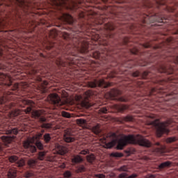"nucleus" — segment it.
Instances as JSON below:
<instances>
[{
    "mask_svg": "<svg viewBox=\"0 0 178 178\" xmlns=\"http://www.w3.org/2000/svg\"><path fill=\"white\" fill-rule=\"evenodd\" d=\"M24 147L26 151H28V152H31V154H34L37 152V148L40 151H42V149H44V145L40 140H37L35 143V145H31V143H30V142L29 141H25L24 143Z\"/></svg>",
    "mask_w": 178,
    "mask_h": 178,
    "instance_id": "nucleus-4",
    "label": "nucleus"
},
{
    "mask_svg": "<svg viewBox=\"0 0 178 178\" xmlns=\"http://www.w3.org/2000/svg\"><path fill=\"white\" fill-rule=\"evenodd\" d=\"M72 177V172L67 170L64 172V177L70 178Z\"/></svg>",
    "mask_w": 178,
    "mask_h": 178,
    "instance_id": "nucleus-39",
    "label": "nucleus"
},
{
    "mask_svg": "<svg viewBox=\"0 0 178 178\" xmlns=\"http://www.w3.org/2000/svg\"><path fill=\"white\" fill-rule=\"evenodd\" d=\"M76 123L77 124H79V126H81V127H84V126H86V124H87V120H86L85 119H77L76 120Z\"/></svg>",
    "mask_w": 178,
    "mask_h": 178,
    "instance_id": "nucleus-24",
    "label": "nucleus"
},
{
    "mask_svg": "<svg viewBox=\"0 0 178 178\" xmlns=\"http://www.w3.org/2000/svg\"><path fill=\"white\" fill-rule=\"evenodd\" d=\"M112 156H114L115 158H122V156H123V154L119 152H114L112 153Z\"/></svg>",
    "mask_w": 178,
    "mask_h": 178,
    "instance_id": "nucleus-35",
    "label": "nucleus"
},
{
    "mask_svg": "<svg viewBox=\"0 0 178 178\" xmlns=\"http://www.w3.org/2000/svg\"><path fill=\"white\" fill-rule=\"evenodd\" d=\"M31 116L33 119L38 120V122L40 124L41 129H51L52 124L51 123H45L47 122V118H45V115H44V112L40 110H34L31 112Z\"/></svg>",
    "mask_w": 178,
    "mask_h": 178,
    "instance_id": "nucleus-3",
    "label": "nucleus"
},
{
    "mask_svg": "<svg viewBox=\"0 0 178 178\" xmlns=\"http://www.w3.org/2000/svg\"><path fill=\"white\" fill-rule=\"evenodd\" d=\"M115 99H117V101H120V102H127L128 99L125 97H119L118 99L113 98V101H115Z\"/></svg>",
    "mask_w": 178,
    "mask_h": 178,
    "instance_id": "nucleus-37",
    "label": "nucleus"
},
{
    "mask_svg": "<svg viewBox=\"0 0 178 178\" xmlns=\"http://www.w3.org/2000/svg\"><path fill=\"white\" fill-rule=\"evenodd\" d=\"M19 157H17V156H10L8 157V161L9 162H10L11 163H16L17 166H18V168H23V166H24L25 163H24V160L21 159L19 160Z\"/></svg>",
    "mask_w": 178,
    "mask_h": 178,
    "instance_id": "nucleus-10",
    "label": "nucleus"
},
{
    "mask_svg": "<svg viewBox=\"0 0 178 178\" xmlns=\"http://www.w3.org/2000/svg\"><path fill=\"white\" fill-rule=\"evenodd\" d=\"M78 16L79 19H84V13L83 12L79 13Z\"/></svg>",
    "mask_w": 178,
    "mask_h": 178,
    "instance_id": "nucleus-45",
    "label": "nucleus"
},
{
    "mask_svg": "<svg viewBox=\"0 0 178 178\" xmlns=\"http://www.w3.org/2000/svg\"><path fill=\"white\" fill-rule=\"evenodd\" d=\"M127 167L125 165H123L122 167H120L118 170H120V172H127Z\"/></svg>",
    "mask_w": 178,
    "mask_h": 178,
    "instance_id": "nucleus-43",
    "label": "nucleus"
},
{
    "mask_svg": "<svg viewBox=\"0 0 178 178\" xmlns=\"http://www.w3.org/2000/svg\"><path fill=\"white\" fill-rule=\"evenodd\" d=\"M85 2V0H71L68 3L67 8L70 10H72V12H77V9L80 8L79 5H81V3H84Z\"/></svg>",
    "mask_w": 178,
    "mask_h": 178,
    "instance_id": "nucleus-8",
    "label": "nucleus"
},
{
    "mask_svg": "<svg viewBox=\"0 0 178 178\" xmlns=\"http://www.w3.org/2000/svg\"><path fill=\"white\" fill-rule=\"evenodd\" d=\"M156 122H158V120H156L155 121L152 122L150 124H154V126H157V128H156L157 137L159 138L162 137V135L165 134V133H169V130L166 129V125L165 122L157 124Z\"/></svg>",
    "mask_w": 178,
    "mask_h": 178,
    "instance_id": "nucleus-5",
    "label": "nucleus"
},
{
    "mask_svg": "<svg viewBox=\"0 0 178 178\" xmlns=\"http://www.w3.org/2000/svg\"><path fill=\"white\" fill-rule=\"evenodd\" d=\"M0 86H2V90H5L6 87L12 86V78L4 74L0 73Z\"/></svg>",
    "mask_w": 178,
    "mask_h": 178,
    "instance_id": "nucleus-6",
    "label": "nucleus"
},
{
    "mask_svg": "<svg viewBox=\"0 0 178 178\" xmlns=\"http://www.w3.org/2000/svg\"><path fill=\"white\" fill-rule=\"evenodd\" d=\"M2 140L3 141L5 145H8V144H10L12 143V137L9 136H2Z\"/></svg>",
    "mask_w": 178,
    "mask_h": 178,
    "instance_id": "nucleus-21",
    "label": "nucleus"
},
{
    "mask_svg": "<svg viewBox=\"0 0 178 178\" xmlns=\"http://www.w3.org/2000/svg\"><path fill=\"white\" fill-rule=\"evenodd\" d=\"M170 165H172V163L170 161H165L161 163L159 165V169H165V168H169Z\"/></svg>",
    "mask_w": 178,
    "mask_h": 178,
    "instance_id": "nucleus-25",
    "label": "nucleus"
},
{
    "mask_svg": "<svg viewBox=\"0 0 178 178\" xmlns=\"http://www.w3.org/2000/svg\"><path fill=\"white\" fill-rule=\"evenodd\" d=\"M56 64L58 67H66V66H69L70 65V63L66 62L62 59V57H58L56 60Z\"/></svg>",
    "mask_w": 178,
    "mask_h": 178,
    "instance_id": "nucleus-13",
    "label": "nucleus"
},
{
    "mask_svg": "<svg viewBox=\"0 0 178 178\" xmlns=\"http://www.w3.org/2000/svg\"><path fill=\"white\" fill-rule=\"evenodd\" d=\"M90 151L88 149H83L79 152V155H87Z\"/></svg>",
    "mask_w": 178,
    "mask_h": 178,
    "instance_id": "nucleus-42",
    "label": "nucleus"
},
{
    "mask_svg": "<svg viewBox=\"0 0 178 178\" xmlns=\"http://www.w3.org/2000/svg\"><path fill=\"white\" fill-rule=\"evenodd\" d=\"M76 173H83V172H86V167L83 165H81L76 167Z\"/></svg>",
    "mask_w": 178,
    "mask_h": 178,
    "instance_id": "nucleus-27",
    "label": "nucleus"
},
{
    "mask_svg": "<svg viewBox=\"0 0 178 178\" xmlns=\"http://www.w3.org/2000/svg\"><path fill=\"white\" fill-rule=\"evenodd\" d=\"M63 138L65 143H73L76 140L74 138L66 134L64 135Z\"/></svg>",
    "mask_w": 178,
    "mask_h": 178,
    "instance_id": "nucleus-22",
    "label": "nucleus"
},
{
    "mask_svg": "<svg viewBox=\"0 0 178 178\" xmlns=\"http://www.w3.org/2000/svg\"><path fill=\"white\" fill-rule=\"evenodd\" d=\"M44 133H45V129H42L40 134H44Z\"/></svg>",
    "mask_w": 178,
    "mask_h": 178,
    "instance_id": "nucleus-59",
    "label": "nucleus"
},
{
    "mask_svg": "<svg viewBox=\"0 0 178 178\" xmlns=\"http://www.w3.org/2000/svg\"><path fill=\"white\" fill-rule=\"evenodd\" d=\"M61 116H63V118H67V119H70V118H72V116L70 115V113L66 111H62Z\"/></svg>",
    "mask_w": 178,
    "mask_h": 178,
    "instance_id": "nucleus-33",
    "label": "nucleus"
},
{
    "mask_svg": "<svg viewBox=\"0 0 178 178\" xmlns=\"http://www.w3.org/2000/svg\"><path fill=\"white\" fill-rule=\"evenodd\" d=\"M44 83L45 86H47V82H44Z\"/></svg>",
    "mask_w": 178,
    "mask_h": 178,
    "instance_id": "nucleus-64",
    "label": "nucleus"
},
{
    "mask_svg": "<svg viewBox=\"0 0 178 178\" xmlns=\"http://www.w3.org/2000/svg\"><path fill=\"white\" fill-rule=\"evenodd\" d=\"M137 177V174H132L130 176H128V178H136Z\"/></svg>",
    "mask_w": 178,
    "mask_h": 178,
    "instance_id": "nucleus-50",
    "label": "nucleus"
},
{
    "mask_svg": "<svg viewBox=\"0 0 178 178\" xmlns=\"http://www.w3.org/2000/svg\"><path fill=\"white\" fill-rule=\"evenodd\" d=\"M143 47L145 48H149V47L151 46L149 45V43H145V44H143Z\"/></svg>",
    "mask_w": 178,
    "mask_h": 178,
    "instance_id": "nucleus-51",
    "label": "nucleus"
},
{
    "mask_svg": "<svg viewBox=\"0 0 178 178\" xmlns=\"http://www.w3.org/2000/svg\"><path fill=\"white\" fill-rule=\"evenodd\" d=\"M45 155H47L46 152H39L38 154V159H39V161H44V159H45Z\"/></svg>",
    "mask_w": 178,
    "mask_h": 178,
    "instance_id": "nucleus-26",
    "label": "nucleus"
},
{
    "mask_svg": "<svg viewBox=\"0 0 178 178\" xmlns=\"http://www.w3.org/2000/svg\"><path fill=\"white\" fill-rule=\"evenodd\" d=\"M58 154L60 155H65L67 154V149L64 146H58Z\"/></svg>",
    "mask_w": 178,
    "mask_h": 178,
    "instance_id": "nucleus-20",
    "label": "nucleus"
},
{
    "mask_svg": "<svg viewBox=\"0 0 178 178\" xmlns=\"http://www.w3.org/2000/svg\"><path fill=\"white\" fill-rule=\"evenodd\" d=\"M86 160H87V162H88L89 163H91L92 165V163H94V162H95V155H94V154L87 155Z\"/></svg>",
    "mask_w": 178,
    "mask_h": 178,
    "instance_id": "nucleus-18",
    "label": "nucleus"
},
{
    "mask_svg": "<svg viewBox=\"0 0 178 178\" xmlns=\"http://www.w3.org/2000/svg\"><path fill=\"white\" fill-rule=\"evenodd\" d=\"M19 90L20 89L19 88V83H15L13 86L12 90L15 91V95H17V94H19Z\"/></svg>",
    "mask_w": 178,
    "mask_h": 178,
    "instance_id": "nucleus-32",
    "label": "nucleus"
},
{
    "mask_svg": "<svg viewBox=\"0 0 178 178\" xmlns=\"http://www.w3.org/2000/svg\"><path fill=\"white\" fill-rule=\"evenodd\" d=\"M88 86L90 87V88H95L97 87H100L101 88H108V87H111V83L100 79L99 81L89 82Z\"/></svg>",
    "mask_w": 178,
    "mask_h": 178,
    "instance_id": "nucleus-7",
    "label": "nucleus"
},
{
    "mask_svg": "<svg viewBox=\"0 0 178 178\" xmlns=\"http://www.w3.org/2000/svg\"><path fill=\"white\" fill-rule=\"evenodd\" d=\"M3 151V145L0 143V152H2Z\"/></svg>",
    "mask_w": 178,
    "mask_h": 178,
    "instance_id": "nucleus-52",
    "label": "nucleus"
},
{
    "mask_svg": "<svg viewBox=\"0 0 178 178\" xmlns=\"http://www.w3.org/2000/svg\"><path fill=\"white\" fill-rule=\"evenodd\" d=\"M131 54H134V55H136V54H137V52H138V50L137 49V48H134L132 50H131Z\"/></svg>",
    "mask_w": 178,
    "mask_h": 178,
    "instance_id": "nucleus-48",
    "label": "nucleus"
},
{
    "mask_svg": "<svg viewBox=\"0 0 178 178\" xmlns=\"http://www.w3.org/2000/svg\"><path fill=\"white\" fill-rule=\"evenodd\" d=\"M143 77L148 76V72H143Z\"/></svg>",
    "mask_w": 178,
    "mask_h": 178,
    "instance_id": "nucleus-55",
    "label": "nucleus"
},
{
    "mask_svg": "<svg viewBox=\"0 0 178 178\" xmlns=\"http://www.w3.org/2000/svg\"><path fill=\"white\" fill-rule=\"evenodd\" d=\"M6 94H7V95H12V94H13V92H8Z\"/></svg>",
    "mask_w": 178,
    "mask_h": 178,
    "instance_id": "nucleus-58",
    "label": "nucleus"
},
{
    "mask_svg": "<svg viewBox=\"0 0 178 178\" xmlns=\"http://www.w3.org/2000/svg\"><path fill=\"white\" fill-rule=\"evenodd\" d=\"M95 176L98 178H105V175L104 174H97Z\"/></svg>",
    "mask_w": 178,
    "mask_h": 178,
    "instance_id": "nucleus-47",
    "label": "nucleus"
},
{
    "mask_svg": "<svg viewBox=\"0 0 178 178\" xmlns=\"http://www.w3.org/2000/svg\"><path fill=\"white\" fill-rule=\"evenodd\" d=\"M49 97L50 102L53 104V105H56V106H62V105H63V102H62L60 97L57 94H51Z\"/></svg>",
    "mask_w": 178,
    "mask_h": 178,
    "instance_id": "nucleus-9",
    "label": "nucleus"
},
{
    "mask_svg": "<svg viewBox=\"0 0 178 178\" xmlns=\"http://www.w3.org/2000/svg\"><path fill=\"white\" fill-rule=\"evenodd\" d=\"M156 145H159V143H156Z\"/></svg>",
    "mask_w": 178,
    "mask_h": 178,
    "instance_id": "nucleus-63",
    "label": "nucleus"
},
{
    "mask_svg": "<svg viewBox=\"0 0 178 178\" xmlns=\"http://www.w3.org/2000/svg\"><path fill=\"white\" fill-rule=\"evenodd\" d=\"M175 141H177V138L176 137H170V138H168L166 140H165V143H167V144H171V143H175Z\"/></svg>",
    "mask_w": 178,
    "mask_h": 178,
    "instance_id": "nucleus-30",
    "label": "nucleus"
},
{
    "mask_svg": "<svg viewBox=\"0 0 178 178\" xmlns=\"http://www.w3.org/2000/svg\"><path fill=\"white\" fill-rule=\"evenodd\" d=\"M33 176H34V173H33L31 172L26 171L25 172V177H26V178L33 177Z\"/></svg>",
    "mask_w": 178,
    "mask_h": 178,
    "instance_id": "nucleus-38",
    "label": "nucleus"
},
{
    "mask_svg": "<svg viewBox=\"0 0 178 178\" xmlns=\"http://www.w3.org/2000/svg\"><path fill=\"white\" fill-rule=\"evenodd\" d=\"M38 137H39V138H41V137H42V134L39 133Z\"/></svg>",
    "mask_w": 178,
    "mask_h": 178,
    "instance_id": "nucleus-56",
    "label": "nucleus"
},
{
    "mask_svg": "<svg viewBox=\"0 0 178 178\" xmlns=\"http://www.w3.org/2000/svg\"><path fill=\"white\" fill-rule=\"evenodd\" d=\"M3 55V49L0 48V56H2Z\"/></svg>",
    "mask_w": 178,
    "mask_h": 178,
    "instance_id": "nucleus-53",
    "label": "nucleus"
},
{
    "mask_svg": "<svg viewBox=\"0 0 178 178\" xmlns=\"http://www.w3.org/2000/svg\"><path fill=\"white\" fill-rule=\"evenodd\" d=\"M67 3H66L65 0H60V3H57L58 6H66Z\"/></svg>",
    "mask_w": 178,
    "mask_h": 178,
    "instance_id": "nucleus-36",
    "label": "nucleus"
},
{
    "mask_svg": "<svg viewBox=\"0 0 178 178\" xmlns=\"http://www.w3.org/2000/svg\"><path fill=\"white\" fill-rule=\"evenodd\" d=\"M18 133L19 131L17 130V128H14L13 129H9L6 131V134H15V136H17Z\"/></svg>",
    "mask_w": 178,
    "mask_h": 178,
    "instance_id": "nucleus-28",
    "label": "nucleus"
},
{
    "mask_svg": "<svg viewBox=\"0 0 178 178\" xmlns=\"http://www.w3.org/2000/svg\"><path fill=\"white\" fill-rule=\"evenodd\" d=\"M113 109H116L118 112H124V111L129 109V106L127 105L119 106L118 104H115L113 106Z\"/></svg>",
    "mask_w": 178,
    "mask_h": 178,
    "instance_id": "nucleus-15",
    "label": "nucleus"
},
{
    "mask_svg": "<svg viewBox=\"0 0 178 178\" xmlns=\"http://www.w3.org/2000/svg\"><path fill=\"white\" fill-rule=\"evenodd\" d=\"M37 162H38L37 160L31 159L28 161V165L29 166V168H32V169H34L37 166Z\"/></svg>",
    "mask_w": 178,
    "mask_h": 178,
    "instance_id": "nucleus-17",
    "label": "nucleus"
},
{
    "mask_svg": "<svg viewBox=\"0 0 178 178\" xmlns=\"http://www.w3.org/2000/svg\"><path fill=\"white\" fill-rule=\"evenodd\" d=\"M63 20L65 22V23H67L68 24L73 25L74 23V19H73V17L70 15V14L68 13H63L62 16Z\"/></svg>",
    "mask_w": 178,
    "mask_h": 178,
    "instance_id": "nucleus-12",
    "label": "nucleus"
},
{
    "mask_svg": "<svg viewBox=\"0 0 178 178\" xmlns=\"http://www.w3.org/2000/svg\"><path fill=\"white\" fill-rule=\"evenodd\" d=\"M22 104L24 105H28L26 109L24 110L25 113H26V115L31 113L33 108H34V102L31 100H23Z\"/></svg>",
    "mask_w": 178,
    "mask_h": 178,
    "instance_id": "nucleus-11",
    "label": "nucleus"
},
{
    "mask_svg": "<svg viewBox=\"0 0 178 178\" xmlns=\"http://www.w3.org/2000/svg\"><path fill=\"white\" fill-rule=\"evenodd\" d=\"M16 172L13 170H10L8 172V178H16Z\"/></svg>",
    "mask_w": 178,
    "mask_h": 178,
    "instance_id": "nucleus-29",
    "label": "nucleus"
},
{
    "mask_svg": "<svg viewBox=\"0 0 178 178\" xmlns=\"http://www.w3.org/2000/svg\"><path fill=\"white\" fill-rule=\"evenodd\" d=\"M92 56L95 59H99V58H102V54L98 51L93 52Z\"/></svg>",
    "mask_w": 178,
    "mask_h": 178,
    "instance_id": "nucleus-31",
    "label": "nucleus"
},
{
    "mask_svg": "<svg viewBox=\"0 0 178 178\" xmlns=\"http://www.w3.org/2000/svg\"><path fill=\"white\" fill-rule=\"evenodd\" d=\"M80 30H83V25L80 26Z\"/></svg>",
    "mask_w": 178,
    "mask_h": 178,
    "instance_id": "nucleus-61",
    "label": "nucleus"
},
{
    "mask_svg": "<svg viewBox=\"0 0 178 178\" xmlns=\"http://www.w3.org/2000/svg\"><path fill=\"white\" fill-rule=\"evenodd\" d=\"M3 96L0 97V104L3 105L6 102H8V97H6V93L2 92Z\"/></svg>",
    "mask_w": 178,
    "mask_h": 178,
    "instance_id": "nucleus-23",
    "label": "nucleus"
},
{
    "mask_svg": "<svg viewBox=\"0 0 178 178\" xmlns=\"http://www.w3.org/2000/svg\"><path fill=\"white\" fill-rule=\"evenodd\" d=\"M83 157H81V156L80 155H74L72 156V163L74 164V165H76L77 163H81V162H83Z\"/></svg>",
    "mask_w": 178,
    "mask_h": 178,
    "instance_id": "nucleus-14",
    "label": "nucleus"
},
{
    "mask_svg": "<svg viewBox=\"0 0 178 178\" xmlns=\"http://www.w3.org/2000/svg\"><path fill=\"white\" fill-rule=\"evenodd\" d=\"M118 136H119V135H116V134H115V133H113V134H112V137H113V138H115H115H116V137H118Z\"/></svg>",
    "mask_w": 178,
    "mask_h": 178,
    "instance_id": "nucleus-54",
    "label": "nucleus"
},
{
    "mask_svg": "<svg viewBox=\"0 0 178 178\" xmlns=\"http://www.w3.org/2000/svg\"><path fill=\"white\" fill-rule=\"evenodd\" d=\"M102 1L103 2H105V3L108 2V0H102Z\"/></svg>",
    "mask_w": 178,
    "mask_h": 178,
    "instance_id": "nucleus-62",
    "label": "nucleus"
},
{
    "mask_svg": "<svg viewBox=\"0 0 178 178\" xmlns=\"http://www.w3.org/2000/svg\"><path fill=\"white\" fill-rule=\"evenodd\" d=\"M92 133H94L95 134H96V136H99V134H101V127L99 126V124H97L95 126H93L92 127Z\"/></svg>",
    "mask_w": 178,
    "mask_h": 178,
    "instance_id": "nucleus-16",
    "label": "nucleus"
},
{
    "mask_svg": "<svg viewBox=\"0 0 178 178\" xmlns=\"http://www.w3.org/2000/svg\"><path fill=\"white\" fill-rule=\"evenodd\" d=\"M156 175L152 174H148L145 176V178H155Z\"/></svg>",
    "mask_w": 178,
    "mask_h": 178,
    "instance_id": "nucleus-46",
    "label": "nucleus"
},
{
    "mask_svg": "<svg viewBox=\"0 0 178 178\" xmlns=\"http://www.w3.org/2000/svg\"><path fill=\"white\" fill-rule=\"evenodd\" d=\"M129 144H138L140 147H145L146 148H149L152 145L151 142L143 136L140 135L136 136L128 135L124 136L119 139L116 149H123Z\"/></svg>",
    "mask_w": 178,
    "mask_h": 178,
    "instance_id": "nucleus-2",
    "label": "nucleus"
},
{
    "mask_svg": "<svg viewBox=\"0 0 178 178\" xmlns=\"http://www.w3.org/2000/svg\"><path fill=\"white\" fill-rule=\"evenodd\" d=\"M62 168L65 169L66 168V165L65 164H63Z\"/></svg>",
    "mask_w": 178,
    "mask_h": 178,
    "instance_id": "nucleus-60",
    "label": "nucleus"
},
{
    "mask_svg": "<svg viewBox=\"0 0 178 178\" xmlns=\"http://www.w3.org/2000/svg\"><path fill=\"white\" fill-rule=\"evenodd\" d=\"M108 148H112V142H110L108 144Z\"/></svg>",
    "mask_w": 178,
    "mask_h": 178,
    "instance_id": "nucleus-57",
    "label": "nucleus"
},
{
    "mask_svg": "<svg viewBox=\"0 0 178 178\" xmlns=\"http://www.w3.org/2000/svg\"><path fill=\"white\" fill-rule=\"evenodd\" d=\"M99 111L102 113H108V109L106 108V107H103V108H100Z\"/></svg>",
    "mask_w": 178,
    "mask_h": 178,
    "instance_id": "nucleus-44",
    "label": "nucleus"
},
{
    "mask_svg": "<svg viewBox=\"0 0 178 178\" xmlns=\"http://www.w3.org/2000/svg\"><path fill=\"white\" fill-rule=\"evenodd\" d=\"M70 44L66 46L65 50L61 52L62 58H65V60H72L69 55L72 56H77L78 54L88 53V42L84 38L75 35L70 40Z\"/></svg>",
    "mask_w": 178,
    "mask_h": 178,
    "instance_id": "nucleus-1",
    "label": "nucleus"
},
{
    "mask_svg": "<svg viewBox=\"0 0 178 178\" xmlns=\"http://www.w3.org/2000/svg\"><path fill=\"white\" fill-rule=\"evenodd\" d=\"M119 178H129V175L126 172H123L119 175L118 176Z\"/></svg>",
    "mask_w": 178,
    "mask_h": 178,
    "instance_id": "nucleus-40",
    "label": "nucleus"
},
{
    "mask_svg": "<svg viewBox=\"0 0 178 178\" xmlns=\"http://www.w3.org/2000/svg\"><path fill=\"white\" fill-rule=\"evenodd\" d=\"M51 140H52V137H51V134H45L43 136V140L44 141L45 144H49Z\"/></svg>",
    "mask_w": 178,
    "mask_h": 178,
    "instance_id": "nucleus-19",
    "label": "nucleus"
},
{
    "mask_svg": "<svg viewBox=\"0 0 178 178\" xmlns=\"http://www.w3.org/2000/svg\"><path fill=\"white\" fill-rule=\"evenodd\" d=\"M140 74V72H135L132 74L133 77H138V75Z\"/></svg>",
    "mask_w": 178,
    "mask_h": 178,
    "instance_id": "nucleus-49",
    "label": "nucleus"
},
{
    "mask_svg": "<svg viewBox=\"0 0 178 178\" xmlns=\"http://www.w3.org/2000/svg\"><path fill=\"white\" fill-rule=\"evenodd\" d=\"M124 122H132L133 121V116L131 115H127L123 118Z\"/></svg>",
    "mask_w": 178,
    "mask_h": 178,
    "instance_id": "nucleus-34",
    "label": "nucleus"
},
{
    "mask_svg": "<svg viewBox=\"0 0 178 178\" xmlns=\"http://www.w3.org/2000/svg\"><path fill=\"white\" fill-rule=\"evenodd\" d=\"M121 92L118 90L113 89V97H116V95H120Z\"/></svg>",
    "mask_w": 178,
    "mask_h": 178,
    "instance_id": "nucleus-41",
    "label": "nucleus"
}]
</instances>
